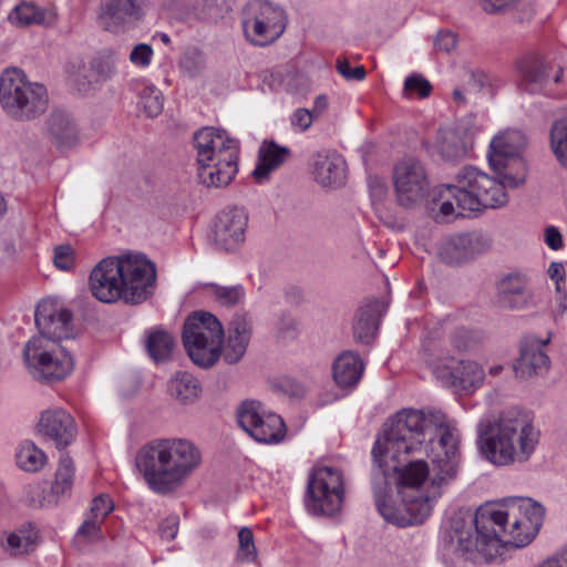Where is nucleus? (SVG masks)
<instances>
[{
	"label": "nucleus",
	"mask_w": 567,
	"mask_h": 567,
	"mask_svg": "<svg viewBox=\"0 0 567 567\" xmlns=\"http://www.w3.org/2000/svg\"><path fill=\"white\" fill-rule=\"evenodd\" d=\"M548 276L555 280L557 290H560V282L565 280V268L561 262H551L548 267Z\"/></svg>",
	"instance_id": "0e129e2a"
},
{
	"label": "nucleus",
	"mask_w": 567,
	"mask_h": 567,
	"mask_svg": "<svg viewBox=\"0 0 567 567\" xmlns=\"http://www.w3.org/2000/svg\"><path fill=\"white\" fill-rule=\"evenodd\" d=\"M114 509V503L106 494H100L97 495L93 502L92 506L90 508V513L87 514V517L104 522L107 515Z\"/></svg>",
	"instance_id": "09e8293b"
},
{
	"label": "nucleus",
	"mask_w": 567,
	"mask_h": 567,
	"mask_svg": "<svg viewBox=\"0 0 567 567\" xmlns=\"http://www.w3.org/2000/svg\"><path fill=\"white\" fill-rule=\"evenodd\" d=\"M252 329L251 318L247 315H236L229 322L228 336L220 344V355L228 364H235L246 353Z\"/></svg>",
	"instance_id": "a878e982"
},
{
	"label": "nucleus",
	"mask_w": 567,
	"mask_h": 567,
	"mask_svg": "<svg viewBox=\"0 0 567 567\" xmlns=\"http://www.w3.org/2000/svg\"><path fill=\"white\" fill-rule=\"evenodd\" d=\"M192 361L200 368L214 365L220 358L224 329L210 312L196 311L187 317L182 333Z\"/></svg>",
	"instance_id": "6e6552de"
},
{
	"label": "nucleus",
	"mask_w": 567,
	"mask_h": 567,
	"mask_svg": "<svg viewBox=\"0 0 567 567\" xmlns=\"http://www.w3.org/2000/svg\"><path fill=\"white\" fill-rule=\"evenodd\" d=\"M545 515L542 504L517 498L507 509L482 507L474 515H453L447 530L451 549L474 563L489 561L502 548H520L537 534Z\"/></svg>",
	"instance_id": "f03ea898"
},
{
	"label": "nucleus",
	"mask_w": 567,
	"mask_h": 567,
	"mask_svg": "<svg viewBox=\"0 0 567 567\" xmlns=\"http://www.w3.org/2000/svg\"><path fill=\"white\" fill-rule=\"evenodd\" d=\"M343 499L342 472L331 466L315 468L307 486V511L316 516H331L341 509Z\"/></svg>",
	"instance_id": "9d476101"
},
{
	"label": "nucleus",
	"mask_w": 567,
	"mask_h": 567,
	"mask_svg": "<svg viewBox=\"0 0 567 567\" xmlns=\"http://www.w3.org/2000/svg\"><path fill=\"white\" fill-rule=\"evenodd\" d=\"M39 431L52 440L58 449L70 445L78 433L74 419L62 409L44 411L39 422Z\"/></svg>",
	"instance_id": "b1692460"
},
{
	"label": "nucleus",
	"mask_w": 567,
	"mask_h": 567,
	"mask_svg": "<svg viewBox=\"0 0 567 567\" xmlns=\"http://www.w3.org/2000/svg\"><path fill=\"white\" fill-rule=\"evenodd\" d=\"M432 86L427 80L421 75L414 74L408 76L404 82L405 93H417L420 97H426L430 95Z\"/></svg>",
	"instance_id": "864d4df0"
},
{
	"label": "nucleus",
	"mask_w": 567,
	"mask_h": 567,
	"mask_svg": "<svg viewBox=\"0 0 567 567\" xmlns=\"http://www.w3.org/2000/svg\"><path fill=\"white\" fill-rule=\"evenodd\" d=\"M527 144L523 132L512 130L495 136L488 153L489 164L498 179L474 166H464L455 175V183L437 190L427 206L436 223H449L466 213L504 206L508 198L506 187L515 188L525 182L526 166L520 157Z\"/></svg>",
	"instance_id": "f257e3e1"
},
{
	"label": "nucleus",
	"mask_w": 567,
	"mask_h": 567,
	"mask_svg": "<svg viewBox=\"0 0 567 567\" xmlns=\"http://www.w3.org/2000/svg\"><path fill=\"white\" fill-rule=\"evenodd\" d=\"M74 478V464L71 457L62 454L59 461V466L55 474V481L52 485V493L55 495H63L69 492L73 485Z\"/></svg>",
	"instance_id": "79ce46f5"
},
{
	"label": "nucleus",
	"mask_w": 567,
	"mask_h": 567,
	"mask_svg": "<svg viewBox=\"0 0 567 567\" xmlns=\"http://www.w3.org/2000/svg\"><path fill=\"white\" fill-rule=\"evenodd\" d=\"M39 337L48 341H60L74 336L73 315L56 299H43L35 309Z\"/></svg>",
	"instance_id": "dca6fc26"
},
{
	"label": "nucleus",
	"mask_w": 567,
	"mask_h": 567,
	"mask_svg": "<svg viewBox=\"0 0 567 567\" xmlns=\"http://www.w3.org/2000/svg\"><path fill=\"white\" fill-rule=\"evenodd\" d=\"M546 245L553 250L563 248V236L557 227L548 226L545 228L544 234Z\"/></svg>",
	"instance_id": "052dcab7"
},
{
	"label": "nucleus",
	"mask_w": 567,
	"mask_h": 567,
	"mask_svg": "<svg viewBox=\"0 0 567 567\" xmlns=\"http://www.w3.org/2000/svg\"><path fill=\"white\" fill-rule=\"evenodd\" d=\"M445 415L439 410L403 409L383 425L372 449V457L379 460V453L390 455L391 460L413 455L420 452L426 442L450 430Z\"/></svg>",
	"instance_id": "20e7f679"
},
{
	"label": "nucleus",
	"mask_w": 567,
	"mask_h": 567,
	"mask_svg": "<svg viewBox=\"0 0 567 567\" xmlns=\"http://www.w3.org/2000/svg\"><path fill=\"white\" fill-rule=\"evenodd\" d=\"M171 395L181 404H194L200 396V382L186 371L176 372L168 384Z\"/></svg>",
	"instance_id": "72a5a7b5"
},
{
	"label": "nucleus",
	"mask_w": 567,
	"mask_h": 567,
	"mask_svg": "<svg viewBox=\"0 0 567 567\" xmlns=\"http://www.w3.org/2000/svg\"><path fill=\"white\" fill-rule=\"evenodd\" d=\"M383 310L384 305L379 300H372L359 309L353 324V337L358 342L368 344L372 341Z\"/></svg>",
	"instance_id": "7c9ffc66"
},
{
	"label": "nucleus",
	"mask_w": 567,
	"mask_h": 567,
	"mask_svg": "<svg viewBox=\"0 0 567 567\" xmlns=\"http://www.w3.org/2000/svg\"><path fill=\"white\" fill-rule=\"evenodd\" d=\"M454 347L458 350H464L468 347L467 332L463 329L456 330L452 337Z\"/></svg>",
	"instance_id": "69168bd1"
},
{
	"label": "nucleus",
	"mask_w": 567,
	"mask_h": 567,
	"mask_svg": "<svg viewBox=\"0 0 567 567\" xmlns=\"http://www.w3.org/2000/svg\"><path fill=\"white\" fill-rule=\"evenodd\" d=\"M117 259L107 257L102 259L91 271L90 289L100 301L112 303L122 300Z\"/></svg>",
	"instance_id": "6ab92c4d"
},
{
	"label": "nucleus",
	"mask_w": 567,
	"mask_h": 567,
	"mask_svg": "<svg viewBox=\"0 0 567 567\" xmlns=\"http://www.w3.org/2000/svg\"><path fill=\"white\" fill-rule=\"evenodd\" d=\"M145 348L154 362H167L173 357L175 339L167 331L151 330L146 334Z\"/></svg>",
	"instance_id": "f704fd0d"
},
{
	"label": "nucleus",
	"mask_w": 567,
	"mask_h": 567,
	"mask_svg": "<svg viewBox=\"0 0 567 567\" xmlns=\"http://www.w3.org/2000/svg\"><path fill=\"white\" fill-rule=\"evenodd\" d=\"M346 161L337 153H318L312 162V175L322 187H338L346 179Z\"/></svg>",
	"instance_id": "bb28decb"
},
{
	"label": "nucleus",
	"mask_w": 567,
	"mask_h": 567,
	"mask_svg": "<svg viewBox=\"0 0 567 567\" xmlns=\"http://www.w3.org/2000/svg\"><path fill=\"white\" fill-rule=\"evenodd\" d=\"M445 367L454 379L453 383L464 390L475 389L483 383L484 371L476 362L461 360L456 365L446 364Z\"/></svg>",
	"instance_id": "c9c22d12"
},
{
	"label": "nucleus",
	"mask_w": 567,
	"mask_h": 567,
	"mask_svg": "<svg viewBox=\"0 0 567 567\" xmlns=\"http://www.w3.org/2000/svg\"><path fill=\"white\" fill-rule=\"evenodd\" d=\"M153 48L146 43H138L133 47L130 53V62L138 68H146L153 59Z\"/></svg>",
	"instance_id": "8fccbe9b"
},
{
	"label": "nucleus",
	"mask_w": 567,
	"mask_h": 567,
	"mask_svg": "<svg viewBox=\"0 0 567 567\" xmlns=\"http://www.w3.org/2000/svg\"><path fill=\"white\" fill-rule=\"evenodd\" d=\"M140 104L148 117H156L163 111V95L155 86H145L140 93Z\"/></svg>",
	"instance_id": "49530a36"
},
{
	"label": "nucleus",
	"mask_w": 567,
	"mask_h": 567,
	"mask_svg": "<svg viewBox=\"0 0 567 567\" xmlns=\"http://www.w3.org/2000/svg\"><path fill=\"white\" fill-rule=\"evenodd\" d=\"M48 91L32 82L19 68H8L0 74V106L12 120L27 122L43 114L48 107Z\"/></svg>",
	"instance_id": "0eeeda50"
},
{
	"label": "nucleus",
	"mask_w": 567,
	"mask_h": 567,
	"mask_svg": "<svg viewBox=\"0 0 567 567\" xmlns=\"http://www.w3.org/2000/svg\"><path fill=\"white\" fill-rule=\"evenodd\" d=\"M239 426L260 443H278L286 434L282 419L265 410L259 401L246 400L237 409Z\"/></svg>",
	"instance_id": "4468645a"
},
{
	"label": "nucleus",
	"mask_w": 567,
	"mask_h": 567,
	"mask_svg": "<svg viewBox=\"0 0 567 567\" xmlns=\"http://www.w3.org/2000/svg\"><path fill=\"white\" fill-rule=\"evenodd\" d=\"M8 20L19 28L42 24L45 21V11L32 2H21L10 11Z\"/></svg>",
	"instance_id": "4c0bfd02"
},
{
	"label": "nucleus",
	"mask_w": 567,
	"mask_h": 567,
	"mask_svg": "<svg viewBox=\"0 0 567 567\" xmlns=\"http://www.w3.org/2000/svg\"><path fill=\"white\" fill-rule=\"evenodd\" d=\"M434 150L444 161L460 159L467 153V136L464 131L441 128L435 136Z\"/></svg>",
	"instance_id": "c756f323"
},
{
	"label": "nucleus",
	"mask_w": 567,
	"mask_h": 567,
	"mask_svg": "<svg viewBox=\"0 0 567 567\" xmlns=\"http://www.w3.org/2000/svg\"><path fill=\"white\" fill-rule=\"evenodd\" d=\"M89 66L93 74L97 76V83L110 79L115 72L114 65L103 61L100 56L92 60Z\"/></svg>",
	"instance_id": "4d7b16f0"
},
{
	"label": "nucleus",
	"mask_w": 567,
	"mask_h": 567,
	"mask_svg": "<svg viewBox=\"0 0 567 567\" xmlns=\"http://www.w3.org/2000/svg\"><path fill=\"white\" fill-rule=\"evenodd\" d=\"M536 567H567V546L547 557Z\"/></svg>",
	"instance_id": "680f3d73"
},
{
	"label": "nucleus",
	"mask_w": 567,
	"mask_h": 567,
	"mask_svg": "<svg viewBox=\"0 0 567 567\" xmlns=\"http://www.w3.org/2000/svg\"><path fill=\"white\" fill-rule=\"evenodd\" d=\"M248 215L244 208L228 207L223 209L215 219L213 243L223 251L236 250L245 241Z\"/></svg>",
	"instance_id": "f3484780"
},
{
	"label": "nucleus",
	"mask_w": 567,
	"mask_h": 567,
	"mask_svg": "<svg viewBox=\"0 0 567 567\" xmlns=\"http://www.w3.org/2000/svg\"><path fill=\"white\" fill-rule=\"evenodd\" d=\"M178 532V517L177 516H169L165 518L161 526H159V533L162 538H165L167 540H172L176 537Z\"/></svg>",
	"instance_id": "bf43d9fd"
},
{
	"label": "nucleus",
	"mask_w": 567,
	"mask_h": 567,
	"mask_svg": "<svg viewBox=\"0 0 567 567\" xmlns=\"http://www.w3.org/2000/svg\"><path fill=\"white\" fill-rule=\"evenodd\" d=\"M548 343L549 337L544 341L530 340L520 348V355L513 365L517 378L527 380L548 372L550 360L543 349Z\"/></svg>",
	"instance_id": "5701e85b"
},
{
	"label": "nucleus",
	"mask_w": 567,
	"mask_h": 567,
	"mask_svg": "<svg viewBox=\"0 0 567 567\" xmlns=\"http://www.w3.org/2000/svg\"><path fill=\"white\" fill-rule=\"evenodd\" d=\"M363 372V363L352 351L341 353L333 364V379L340 388L357 385Z\"/></svg>",
	"instance_id": "473e14b6"
},
{
	"label": "nucleus",
	"mask_w": 567,
	"mask_h": 567,
	"mask_svg": "<svg viewBox=\"0 0 567 567\" xmlns=\"http://www.w3.org/2000/svg\"><path fill=\"white\" fill-rule=\"evenodd\" d=\"M100 58L103 61H107L110 64L115 66V63L118 60V53L113 48H105L101 51Z\"/></svg>",
	"instance_id": "338daca9"
},
{
	"label": "nucleus",
	"mask_w": 567,
	"mask_h": 567,
	"mask_svg": "<svg viewBox=\"0 0 567 567\" xmlns=\"http://www.w3.org/2000/svg\"><path fill=\"white\" fill-rule=\"evenodd\" d=\"M206 61L203 52L193 48L185 51L181 59V68L189 75L197 76L205 69Z\"/></svg>",
	"instance_id": "de8ad7c7"
},
{
	"label": "nucleus",
	"mask_w": 567,
	"mask_h": 567,
	"mask_svg": "<svg viewBox=\"0 0 567 567\" xmlns=\"http://www.w3.org/2000/svg\"><path fill=\"white\" fill-rule=\"evenodd\" d=\"M122 300L128 305H140L146 301L154 292L156 282L155 265L142 254H124L115 257Z\"/></svg>",
	"instance_id": "f8f14e48"
},
{
	"label": "nucleus",
	"mask_w": 567,
	"mask_h": 567,
	"mask_svg": "<svg viewBox=\"0 0 567 567\" xmlns=\"http://www.w3.org/2000/svg\"><path fill=\"white\" fill-rule=\"evenodd\" d=\"M45 462V454L32 442L21 444L17 453L18 465L27 472L39 471Z\"/></svg>",
	"instance_id": "a19ab883"
},
{
	"label": "nucleus",
	"mask_w": 567,
	"mask_h": 567,
	"mask_svg": "<svg viewBox=\"0 0 567 567\" xmlns=\"http://www.w3.org/2000/svg\"><path fill=\"white\" fill-rule=\"evenodd\" d=\"M47 130L51 141L60 150L71 148L80 141L75 122L70 114L64 111H54L49 115Z\"/></svg>",
	"instance_id": "c85d7f7f"
},
{
	"label": "nucleus",
	"mask_w": 567,
	"mask_h": 567,
	"mask_svg": "<svg viewBox=\"0 0 567 567\" xmlns=\"http://www.w3.org/2000/svg\"><path fill=\"white\" fill-rule=\"evenodd\" d=\"M316 115L313 112L307 109H298L295 111L291 117V125L293 128L305 132L307 131L311 124Z\"/></svg>",
	"instance_id": "6e6d98bb"
},
{
	"label": "nucleus",
	"mask_w": 567,
	"mask_h": 567,
	"mask_svg": "<svg viewBox=\"0 0 567 567\" xmlns=\"http://www.w3.org/2000/svg\"><path fill=\"white\" fill-rule=\"evenodd\" d=\"M487 248L486 240L475 234H461L444 239L439 246V258L446 265L456 266L471 260Z\"/></svg>",
	"instance_id": "412c9836"
},
{
	"label": "nucleus",
	"mask_w": 567,
	"mask_h": 567,
	"mask_svg": "<svg viewBox=\"0 0 567 567\" xmlns=\"http://www.w3.org/2000/svg\"><path fill=\"white\" fill-rule=\"evenodd\" d=\"M38 534L33 529H20L18 532L10 533L7 536L3 548L10 555L18 556L28 554L34 550L37 545Z\"/></svg>",
	"instance_id": "58836bf2"
},
{
	"label": "nucleus",
	"mask_w": 567,
	"mask_h": 567,
	"mask_svg": "<svg viewBox=\"0 0 567 567\" xmlns=\"http://www.w3.org/2000/svg\"><path fill=\"white\" fill-rule=\"evenodd\" d=\"M457 43L456 34L452 31H440L434 39V47L437 51L450 53Z\"/></svg>",
	"instance_id": "13d9d810"
},
{
	"label": "nucleus",
	"mask_w": 567,
	"mask_h": 567,
	"mask_svg": "<svg viewBox=\"0 0 567 567\" xmlns=\"http://www.w3.org/2000/svg\"><path fill=\"white\" fill-rule=\"evenodd\" d=\"M102 522L86 517L80 528L78 536L85 538L87 542H96L103 539Z\"/></svg>",
	"instance_id": "3c124183"
},
{
	"label": "nucleus",
	"mask_w": 567,
	"mask_h": 567,
	"mask_svg": "<svg viewBox=\"0 0 567 567\" xmlns=\"http://www.w3.org/2000/svg\"><path fill=\"white\" fill-rule=\"evenodd\" d=\"M66 73L79 91H86L92 84L97 83V76L79 59L68 63Z\"/></svg>",
	"instance_id": "c03bdc74"
},
{
	"label": "nucleus",
	"mask_w": 567,
	"mask_h": 567,
	"mask_svg": "<svg viewBox=\"0 0 567 567\" xmlns=\"http://www.w3.org/2000/svg\"><path fill=\"white\" fill-rule=\"evenodd\" d=\"M208 295L223 307H235L243 302L245 289L241 285L221 286L212 284L207 288Z\"/></svg>",
	"instance_id": "ea45409f"
},
{
	"label": "nucleus",
	"mask_w": 567,
	"mask_h": 567,
	"mask_svg": "<svg viewBox=\"0 0 567 567\" xmlns=\"http://www.w3.org/2000/svg\"><path fill=\"white\" fill-rule=\"evenodd\" d=\"M24 361L34 378L55 381L65 378L73 369L74 361L69 350L43 337L32 338L23 351Z\"/></svg>",
	"instance_id": "1a4fd4ad"
},
{
	"label": "nucleus",
	"mask_w": 567,
	"mask_h": 567,
	"mask_svg": "<svg viewBox=\"0 0 567 567\" xmlns=\"http://www.w3.org/2000/svg\"><path fill=\"white\" fill-rule=\"evenodd\" d=\"M403 508L395 507L388 498L375 503L379 514L396 526H408L423 523L431 514L432 505L427 498L401 497Z\"/></svg>",
	"instance_id": "aec40b11"
},
{
	"label": "nucleus",
	"mask_w": 567,
	"mask_h": 567,
	"mask_svg": "<svg viewBox=\"0 0 567 567\" xmlns=\"http://www.w3.org/2000/svg\"><path fill=\"white\" fill-rule=\"evenodd\" d=\"M522 90L535 93L540 91L549 79L551 65L537 55H525L516 63Z\"/></svg>",
	"instance_id": "cd10ccee"
},
{
	"label": "nucleus",
	"mask_w": 567,
	"mask_h": 567,
	"mask_svg": "<svg viewBox=\"0 0 567 567\" xmlns=\"http://www.w3.org/2000/svg\"><path fill=\"white\" fill-rule=\"evenodd\" d=\"M528 278L520 272L505 275L496 286V303L506 310H522L528 307L532 293L528 290Z\"/></svg>",
	"instance_id": "4be33fe9"
},
{
	"label": "nucleus",
	"mask_w": 567,
	"mask_h": 567,
	"mask_svg": "<svg viewBox=\"0 0 567 567\" xmlns=\"http://www.w3.org/2000/svg\"><path fill=\"white\" fill-rule=\"evenodd\" d=\"M291 152L286 146H280L274 141L264 142L259 148V159L252 176L260 182L268 178L269 174L286 163Z\"/></svg>",
	"instance_id": "2f4dec72"
},
{
	"label": "nucleus",
	"mask_w": 567,
	"mask_h": 567,
	"mask_svg": "<svg viewBox=\"0 0 567 567\" xmlns=\"http://www.w3.org/2000/svg\"><path fill=\"white\" fill-rule=\"evenodd\" d=\"M337 70L348 81H362L367 75L362 65L352 69L350 62L346 59L337 61Z\"/></svg>",
	"instance_id": "5fc2aeb1"
},
{
	"label": "nucleus",
	"mask_w": 567,
	"mask_h": 567,
	"mask_svg": "<svg viewBox=\"0 0 567 567\" xmlns=\"http://www.w3.org/2000/svg\"><path fill=\"white\" fill-rule=\"evenodd\" d=\"M551 150L564 166H567V118L556 121L550 130Z\"/></svg>",
	"instance_id": "37998d69"
},
{
	"label": "nucleus",
	"mask_w": 567,
	"mask_h": 567,
	"mask_svg": "<svg viewBox=\"0 0 567 567\" xmlns=\"http://www.w3.org/2000/svg\"><path fill=\"white\" fill-rule=\"evenodd\" d=\"M396 202L404 208L419 206L430 192V179L424 165L414 157H405L393 169Z\"/></svg>",
	"instance_id": "ddd939ff"
},
{
	"label": "nucleus",
	"mask_w": 567,
	"mask_h": 567,
	"mask_svg": "<svg viewBox=\"0 0 567 567\" xmlns=\"http://www.w3.org/2000/svg\"><path fill=\"white\" fill-rule=\"evenodd\" d=\"M378 468L372 474V489L374 503H380L391 496V482L390 473L392 472V464L390 455L379 453V460L373 457Z\"/></svg>",
	"instance_id": "e433bc0d"
},
{
	"label": "nucleus",
	"mask_w": 567,
	"mask_h": 567,
	"mask_svg": "<svg viewBox=\"0 0 567 567\" xmlns=\"http://www.w3.org/2000/svg\"><path fill=\"white\" fill-rule=\"evenodd\" d=\"M241 25L251 44L265 47L284 33L287 17L279 6L267 0H254L244 10Z\"/></svg>",
	"instance_id": "9b49d317"
},
{
	"label": "nucleus",
	"mask_w": 567,
	"mask_h": 567,
	"mask_svg": "<svg viewBox=\"0 0 567 567\" xmlns=\"http://www.w3.org/2000/svg\"><path fill=\"white\" fill-rule=\"evenodd\" d=\"M412 455L401 456V460H391L392 472L396 474L398 492L401 497L424 498L421 488L429 478L430 470L427 464L422 460H414Z\"/></svg>",
	"instance_id": "a211bd4d"
},
{
	"label": "nucleus",
	"mask_w": 567,
	"mask_h": 567,
	"mask_svg": "<svg viewBox=\"0 0 567 567\" xmlns=\"http://www.w3.org/2000/svg\"><path fill=\"white\" fill-rule=\"evenodd\" d=\"M328 105L327 99L323 95H319L315 101L313 114L318 116Z\"/></svg>",
	"instance_id": "774afa93"
},
{
	"label": "nucleus",
	"mask_w": 567,
	"mask_h": 567,
	"mask_svg": "<svg viewBox=\"0 0 567 567\" xmlns=\"http://www.w3.org/2000/svg\"><path fill=\"white\" fill-rule=\"evenodd\" d=\"M515 1L516 0H480L483 10L492 14L503 12Z\"/></svg>",
	"instance_id": "e2e57ef3"
},
{
	"label": "nucleus",
	"mask_w": 567,
	"mask_h": 567,
	"mask_svg": "<svg viewBox=\"0 0 567 567\" xmlns=\"http://www.w3.org/2000/svg\"><path fill=\"white\" fill-rule=\"evenodd\" d=\"M193 141L200 182L208 187L227 186L238 172V141L214 127L198 130Z\"/></svg>",
	"instance_id": "423d86ee"
},
{
	"label": "nucleus",
	"mask_w": 567,
	"mask_h": 567,
	"mask_svg": "<svg viewBox=\"0 0 567 567\" xmlns=\"http://www.w3.org/2000/svg\"><path fill=\"white\" fill-rule=\"evenodd\" d=\"M202 454L187 439H155L143 445L135 465L148 487L161 495L173 493L199 467Z\"/></svg>",
	"instance_id": "7ed1b4c3"
},
{
	"label": "nucleus",
	"mask_w": 567,
	"mask_h": 567,
	"mask_svg": "<svg viewBox=\"0 0 567 567\" xmlns=\"http://www.w3.org/2000/svg\"><path fill=\"white\" fill-rule=\"evenodd\" d=\"M433 467L429 474L430 489L426 496L430 504L441 496V488L455 480L458 472V440L451 430H444L437 441Z\"/></svg>",
	"instance_id": "2eb2a0df"
},
{
	"label": "nucleus",
	"mask_w": 567,
	"mask_h": 567,
	"mask_svg": "<svg viewBox=\"0 0 567 567\" xmlns=\"http://www.w3.org/2000/svg\"><path fill=\"white\" fill-rule=\"evenodd\" d=\"M142 17L137 0H103L101 20L104 29L117 33Z\"/></svg>",
	"instance_id": "393cba45"
},
{
	"label": "nucleus",
	"mask_w": 567,
	"mask_h": 567,
	"mask_svg": "<svg viewBox=\"0 0 567 567\" xmlns=\"http://www.w3.org/2000/svg\"><path fill=\"white\" fill-rule=\"evenodd\" d=\"M236 557L241 563H256L258 559L254 534L248 527H241L238 530V548Z\"/></svg>",
	"instance_id": "a18cd8bd"
},
{
	"label": "nucleus",
	"mask_w": 567,
	"mask_h": 567,
	"mask_svg": "<svg viewBox=\"0 0 567 567\" xmlns=\"http://www.w3.org/2000/svg\"><path fill=\"white\" fill-rule=\"evenodd\" d=\"M53 262L61 270H70L74 266V250L70 245L54 248Z\"/></svg>",
	"instance_id": "603ef678"
},
{
	"label": "nucleus",
	"mask_w": 567,
	"mask_h": 567,
	"mask_svg": "<svg viewBox=\"0 0 567 567\" xmlns=\"http://www.w3.org/2000/svg\"><path fill=\"white\" fill-rule=\"evenodd\" d=\"M539 432L524 415L506 412L491 426L482 451L496 465L527 462L536 450Z\"/></svg>",
	"instance_id": "39448f33"
}]
</instances>
